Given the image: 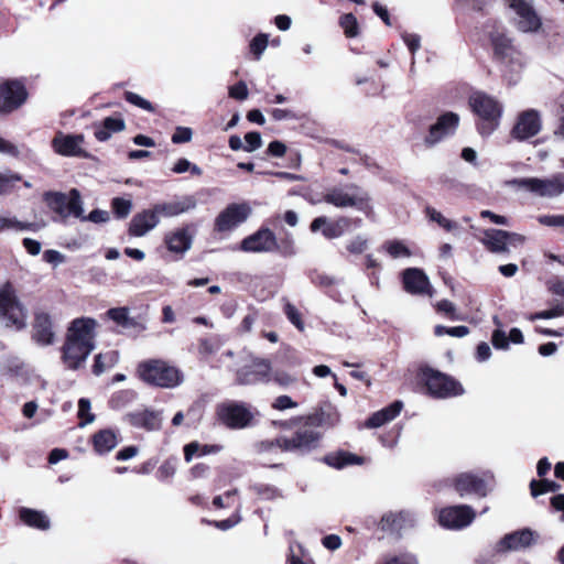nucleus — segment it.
Instances as JSON below:
<instances>
[{
  "label": "nucleus",
  "instance_id": "obj_42",
  "mask_svg": "<svg viewBox=\"0 0 564 564\" xmlns=\"http://www.w3.org/2000/svg\"><path fill=\"white\" fill-rule=\"evenodd\" d=\"M376 564H419L415 554L402 552L399 554H384Z\"/></svg>",
  "mask_w": 564,
  "mask_h": 564
},
{
  "label": "nucleus",
  "instance_id": "obj_56",
  "mask_svg": "<svg viewBox=\"0 0 564 564\" xmlns=\"http://www.w3.org/2000/svg\"><path fill=\"white\" fill-rule=\"evenodd\" d=\"M248 87L243 80H239L235 85L229 87L228 95L230 98L236 100H245L248 98Z\"/></svg>",
  "mask_w": 564,
  "mask_h": 564
},
{
  "label": "nucleus",
  "instance_id": "obj_9",
  "mask_svg": "<svg viewBox=\"0 0 564 564\" xmlns=\"http://www.w3.org/2000/svg\"><path fill=\"white\" fill-rule=\"evenodd\" d=\"M216 417L229 430H243L254 424L251 406L245 402L226 401L216 406Z\"/></svg>",
  "mask_w": 564,
  "mask_h": 564
},
{
  "label": "nucleus",
  "instance_id": "obj_17",
  "mask_svg": "<svg viewBox=\"0 0 564 564\" xmlns=\"http://www.w3.org/2000/svg\"><path fill=\"white\" fill-rule=\"evenodd\" d=\"M480 241L491 253H508L510 245H522L525 237L517 232L490 228L484 230V238Z\"/></svg>",
  "mask_w": 564,
  "mask_h": 564
},
{
  "label": "nucleus",
  "instance_id": "obj_38",
  "mask_svg": "<svg viewBox=\"0 0 564 564\" xmlns=\"http://www.w3.org/2000/svg\"><path fill=\"white\" fill-rule=\"evenodd\" d=\"M223 447L220 445H208L200 444L196 441L186 444L183 448L184 458L186 462H191L193 457H200L209 454H216L220 452Z\"/></svg>",
  "mask_w": 564,
  "mask_h": 564
},
{
  "label": "nucleus",
  "instance_id": "obj_36",
  "mask_svg": "<svg viewBox=\"0 0 564 564\" xmlns=\"http://www.w3.org/2000/svg\"><path fill=\"white\" fill-rule=\"evenodd\" d=\"M117 443V435L110 429L100 430L91 436L94 451L98 454L109 453L116 447Z\"/></svg>",
  "mask_w": 564,
  "mask_h": 564
},
{
  "label": "nucleus",
  "instance_id": "obj_1",
  "mask_svg": "<svg viewBox=\"0 0 564 564\" xmlns=\"http://www.w3.org/2000/svg\"><path fill=\"white\" fill-rule=\"evenodd\" d=\"M468 106L476 117V129L481 137H488L498 129L503 106L496 97L477 90L468 97Z\"/></svg>",
  "mask_w": 564,
  "mask_h": 564
},
{
  "label": "nucleus",
  "instance_id": "obj_64",
  "mask_svg": "<svg viewBox=\"0 0 564 564\" xmlns=\"http://www.w3.org/2000/svg\"><path fill=\"white\" fill-rule=\"evenodd\" d=\"M175 473V465L171 460L164 462L158 469L156 475L160 480H169Z\"/></svg>",
  "mask_w": 564,
  "mask_h": 564
},
{
  "label": "nucleus",
  "instance_id": "obj_4",
  "mask_svg": "<svg viewBox=\"0 0 564 564\" xmlns=\"http://www.w3.org/2000/svg\"><path fill=\"white\" fill-rule=\"evenodd\" d=\"M322 200L337 208H356L367 217L373 214L370 195L356 184H348L345 187L333 186L323 194Z\"/></svg>",
  "mask_w": 564,
  "mask_h": 564
},
{
  "label": "nucleus",
  "instance_id": "obj_29",
  "mask_svg": "<svg viewBox=\"0 0 564 564\" xmlns=\"http://www.w3.org/2000/svg\"><path fill=\"white\" fill-rule=\"evenodd\" d=\"M402 284L410 294H425L431 288L427 275L417 268H408L402 272Z\"/></svg>",
  "mask_w": 564,
  "mask_h": 564
},
{
  "label": "nucleus",
  "instance_id": "obj_10",
  "mask_svg": "<svg viewBox=\"0 0 564 564\" xmlns=\"http://www.w3.org/2000/svg\"><path fill=\"white\" fill-rule=\"evenodd\" d=\"M29 98L26 79L7 78L0 82V117L9 116L19 110Z\"/></svg>",
  "mask_w": 564,
  "mask_h": 564
},
{
  "label": "nucleus",
  "instance_id": "obj_6",
  "mask_svg": "<svg viewBox=\"0 0 564 564\" xmlns=\"http://www.w3.org/2000/svg\"><path fill=\"white\" fill-rule=\"evenodd\" d=\"M26 308L19 300L13 283L6 281L0 288V319L7 328L20 332L26 327Z\"/></svg>",
  "mask_w": 564,
  "mask_h": 564
},
{
  "label": "nucleus",
  "instance_id": "obj_2",
  "mask_svg": "<svg viewBox=\"0 0 564 564\" xmlns=\"http://www.w3.org/2000/svg\"><path fill=\"white\" fill-rule=\"evenodd\" d=\"M319 437L318 434L311 431L295 430L291 435H280L274 440L261 441L259 443V451L271 452L276 447L281 452L304 457L316 451Z\"/></svg>",
  "mask_w": 564,
  "mask_h": 564
},
{
  "label": "nucleus",
  "instance_id": "obj_62",
  "mask_svg": "<svg viewBox=\"0 0 564 564\" xmlns=\"http://www.w3.org/2000/svg\"><path fill=\"white\" fill-rule=\"evenodd\" d=\"M346 249L349 253L361 254L367 249V240L358 236L347 243Z\"/></svg>",
  "mask_w": 564,
  "mask_h": 564
},
{
  "label": "nucleus",
  "instance_id": "obj_39",
  "mask_svg": "<svg viewBox=\"0 0 564 564\" xmlns=\"http://www.w3.org/2000/svg\"><path fill=\"white\" fill-rule=\"evenodd\" d=\"M272 251H276L284 258H290L296 254L295 241L290 232H285L283 237L278 239L275 237V242L272 245Z\"/></svg>",
  "mask_w": 564,
  "mask_h": 564
},
{
  "label": "nucleus",
  "instance_id": "obj_33",
  "mask_svg": "<svg viewBox=\"0 0 564 564\" xmlns=\"http://www.w3.org/2000/svg\"><path fill=\"white\" fill-rule=\"evenodd\" d=\"M126 420L131 426L147 431L159 430L162 423L160 414L150 410L130 412L126 415Z\"/></svg>",
  "mask_w": 564,
  "mask_h": 564
},
{
  "label": "nucleus",
  "instance_id": "obj_24",
  "mask_svg": "<svg viewBox=\"0 0 564 564\" xmlns=\"http://www.w3.org/2000/svg\"><path fill=\"white\" fill-rule=\"evenodd\" d=\"M541 130V118L536 110L529 109L521 112L511 130L513 139L519 141L528 140L536 135Z\"/></svg>",
  "mask_w": 564,
  "mask_h": 564
},
{
  "label": "nucleus",
  "instance_id": "obj_49",
  "mask_svg": "<svg viewBox=\"0 0 564 564\" xmlns=\"http://www.w3.org/2000/svg\"><path fill=\"white\" fill-rule=\"evenodd\" d=\"M271 381L281 388H288L297 381V378L285 370H271Z\"/></svg>",
  "mask_w": 564,
  "mask_h": 564
},
{
  "label": "nucleus",
  "instance_id": "obj_8",
  "mask_svg": "<svg viewBox=\"0 0 564 564\" xmlns=\"http://www.w3.org/2000/svg\"><path fill=\"white\" fill-rule=\"evenodd\" d=\"M43 200L50 210L55 213L63 223H65L69 216L83 218V200L77 188H72L68 194L53 191L45 192Z\"/></svg>",
  "mask_w": 564,
  "mask_h": 564
},
{
  "label": "nucleus",
  "instance_id": "obj_13",
  "mask_svg": "<svg viewBox=\"0 0 564 564\" xmlns=\"http://www.w3.org/2000/svg\"><path fill=\"white\" fill-rule=\"evenodd\" d=\"M512 185L529 191L540 197H555L564 193V174L558 173L551 178L523 177L513 178Z\"/></svg>",
  "mask_w": 564,
  "mask_h": 564
},
{
  "label": "nucleus",
  "instance_id": "obj_11",
  "mask_svg": "<svg viewBox=\"0 0 564 564\" xmlns=\"http://www.w3.org/2000/svg\"><path fill=\"white\" fill-rule=\"evenodd\" d=\"M492 47V59L499 65L517 70L522 67V54L506 33L491 32L489 35Z\"/></svg>",
  "mask_w": 564,
  "mask_h": 564
},
{
  "label": "nucleus",
  "instance_id": "obj_53",
  "mask_svg": "<svg viewBox=\"0 0 564 564\" xmlns=\"http://www.w3.org/2000/svg\"><path fill=\"white\" fill-rule=\"evenodd\" d=\"M425 213L430 220L437 223L442 228H444L447 231H451L455 227V223L445 218L440 212H437L433 207H426Z\"/></svg>",
  "mask_w": 564,
  "mask_h": 564
},
{
  "label": "nucleus",
  "instance_id": "obj_5",
  "mask_svg": "<svg viewBox=\"0 0 564 564\" xmlns=\"http://www.w3.org/2000/svg\"><path fill=\"white\" fill-rule=\"evenodd\" d=\"M339 422V413L337 409L330 403H324L307 415L295 416L290 421H284L280 423V426L283 429L297 426L296 430H306L311 431L315 434H318L321 437L318 438V443L316 446V451L321 448L322 441L324 438V433L316 430V427H333Z\"/></svg>",
  "mask_w": 564,
  "mask_h": 564
},
{
  "label": "nucleus",
  "instance_id": "obj_51",
  "mask_svg": "<svg viewBox=\"0 0 564 564\" xmlns=\"http://www.w3.org/2000/svg\"><path fill=\"white\" fill-rule=\"evenodd\" d=\"M386 249H387V252L392 257V258H400V257H411L412 252L411 250L401 241L399 240H392V241H388L386 243Z\"/></svg>",
  "mask_w": 564,
  "mask_h": 564
},
{
  "label": "nucleus",
  "instance_id": "obj_30",
  "mask_svg": "<svg viewBox=\"0 0 564 564\" xmlns=\"http://www.w3.org/2000/svg\"><path fill=\"white\" fill-rule=\"evenodd\" d=\"M533 534V531L530 529H522L508 533L497 543L496 551L503 553L530 546L534 540Z\"/></svg>",
  "mask_w": 564,
  "mask_h": 564
},
{
  "label": "nucleus",
  "instance_id": "obj_41",
  "mask_svg": "<svg viewBox=\"0 0 564 564\" xmlns=\"http://www.w3.org/2000/svg\"><path fill=\"white\" fill-rule=\"evenodd\" d=\"M529 487H530L531 496L534 498H536L541 495H544L546 492H556L561 489L560 484H557L556 481H553V480L545 479V478H542L540 480L532 479L530 481Z\"/></svg>",
  "mask_w": 564,
  "mask_h": 564
},
{
  "label": "nucleus",
  "instance_id": "obj_35",
  "mask_svg": "<svg viewBox=\"0 0 564 564\" xmlns=\"http://www.w3.org/2000/svg\"><path fill=\"white\" fill-rule=\"evenodd\" d=\"M19 519L22 523L37 530H47L50 520L47 516L39 510L22 507L19 509Z\"/></svg>",
  "mask_w": 564,
  "mask_h": 564
},
{
  "label": "nucleus",
  "instance_id": "obj_34",
  "mask_svg": "<svg viewBox=\"0 0 564 564\" xmlns=\"http://www.w3.org/2000/svg\"><path fill=\"white\" fill-rule=\"evenodd\" d=\"M126 123L121 117H106L100 123L94 124V135L100 141H107L112 133L124 130Z\"/></svg>",
  "mask_w": 564,
  "mask_h": 564
},
{
  "label": "nucleus",
  "instance_id": "obj_3",
  "mask_svg": "<svg viewBox=\"0 0 564 564\" xmlns=\"http://www.w3.org/2000/svg\"><path fill=\"white\" fill-rule=\"evenodd\" d=\"M417 379L425 393L433 399H449L465 393L457 379L430 366L420 368Z\"/></svg>",
  "mask_w": 564,
  "mask_h": 564
},
{
  "label": "nucleus",
  "instance_id": "obj_26",
  "mask_svg": "<svg viewBox=\"0 0 564 564\" xmlns=\"http://www.w3.org/2000/svg\"><path fill=\"white\" fill-rule=\"evenodd\" d=\"M274 242L275 234L268 227L262 226L240 241L239 250L243 252H270Z\"/></svg>",
  "mask_w": 564,
  "mask_h": 564
},
{
  "label": "nucleus",
  "instance_id": "obj_22",
  "mask_svg": "<svg viewBox=\"0 0 564 564\" xmlns=\"http://www.w3.org/2000/svg\"><path fill=\"white\" fill-rule=\"evenodd\" d=\"M452 486L460 497L476 495L484 498L488 495L487 481L474 473H460L452 479Z\"/></svg>",
  "mask_w": 564,
  "mask_h": 564
},
{
  "label": "nucleus",
  "instance_id": "obj_45",
  "mask_svg": "<svg viewBox=\"0 0 564 564\" xmlns=\"http://www.w3.org/2000/svg\"><path fill=\"white\" fill-rule=\"evenodd\" d=\"M269 43V36L265 33L257 34L249 44L250 53L253 56V59L259 61L267 48Z\"/></svg>",
  "mask_w": 564,
  "mask_h": 564
},
{
  "label": "nucleus",
  "instance_id": "obj_46",
  "mask_svg": "<svg viewBox=\"0 0 564 564\" xmlns=\"http://www.w3.org/2000/svg\"><path fill=\"white\" fill-rule=\"evenodd\" d=\"M469 333H470L469 327L464 326V325L453 326V327H448V326H444V325H436L434 327L435 336L448 335L452 337L460 338V337L468 335Z\"/></svg>",
  "mask_w": 564,
  "mask_h": 564
},
{
  "label": "nucleus",
  "instance_id": "obj_52",
  "mask_svg": "<svg viewBox=\"0 0 564 564\" xmlns=\"http://www.w3.org/2000/svg\"><path fill=\"white\" fill-rule=\"evenodd\" d=\"M437 313L444 314L451 321H458L462 317L457 314L455 305L449 300H441L435 304Z\"/></svg>",
  "mask_w": 564,
  "mask_h": 564
},
{
  "label": "nucleus",
  "instance_id": "obj_60",
  "mask_svg": "<svg viewBox=\"0 0 564 564\" xmlns=\"http://www.w3.org/2000/svg\"><path fill=\"white\" fill-rule=\"evenodd\" d=\"M90 402L87 399H80L78 402V417L83 420L85 423H90L94 421L95 415L90 412Z\"/></svg>",
  "mask_w": 564,
  "mask_h": 564
},
{
  "label": "nucleus",
  "instance_id": "obj_19",
  "mask_svg": "<svg viewBox=\"0 0 564 564\" xmlns=\"http://www.w3.org/2000/svg\"><path fill=\"white\" fill-rule=\"evenodd\" d=\"M251 213L249 205L231 203L215 219L214 230L226 232L245 223Z\"/></svg>",
  "mask_w": 564,
  "mask_h": 564
},
{
  "label": "nucleus",
  "instance_id": "obj_12",
  "mask_svg": "<svg viewBox=\"0 0 564 564\" xmlns=\"http://www.w3.org/2000/svg\"><path fill=\"white\" fill-rule=\"evenodd\" d=\"M176 215V204H158L153 209L135 214L128 228L130 237H142L159 223V216Z\"/></svg>",
  "mask_w": 564,
  "mask_h": 564
},
{
  "label": "nucleus",
  "instance_id": "obj_61",
  "mask_svg": "<svg viewBox=\"0 0 564 564\" xmlns=\"http://www.w3.org/2000/svg\"><path fill=\"white\" fill-rule=\"evenodd\" d=\"M538 221L547 227H564V215H542Z\"/></svg>",
  "mask_w": 564,
  "mask_h": 564
},
{
  "label": "nucleus",
  "instance_id": "obj_25",
  "mask_svg": "<svg viewBox=\"0 0 564 564\" xmlns=\"http://www.w3.org/2000/svg\"><path fill=\"white\" fill-rule=\"evenodd\" d=\"M509 7L520 18L518 29L522 32H535L541 25V19L529 0H507Z\"/></svg>",
  "mask_w": 564,
  "mask_h": 564
},
{
  "label": "nucleus",
  "instance_id": "obj_59",
  "mask_svg": "<svg viewBox=\"0 0 564 564\" xmlns=\"http://www.w3.org/2000/svg\"><path fill=\"white\" fill-rule=\"evenodd\" d=\"M189 172L192 176H202V169L186 159H178V174Z\"/></svg>",
  "mask_w": 564,
  "mask_h": 564
},
{
  "label": "nucleus",
  "instance_id": "obj_57",
  "mask_svg": "<svg viewBox=\"0 0 564 564\" xmlns=\"http://www.w3.org/2000/svg\"><path fill=\"white\" fill-rule=\"evenodd\" d=\"M33 224L22 223L17 219L6 218L0 216V231L8 228H15L18 230H29L32 229Z\"/></svg>",
  "mask_w": 564,
  "mask_h": 564
},
{
  "label": "nucleus",
  "instance_id": "obj_50",
  "mask_svg": "<svg viewBox=\"0 0 564 564\" xmlns=\"http://www.w3.org/2000/svg\"><path fill=\"white\" fill-rule=\"evenodd\" d=\"M260 312L254 306H248V313L239 324V333H250L253 324L259 319Z\"/></svg>",
  "mask_w": 564,
  "mask_h": 564
},
{
  "label": "nucleus",
  "instance_id": "obj_15",
  "mask_svg": "<svg viewBox=\"0 0 564 564\" xmlns=\"http://www.w3.org/2000/svg\"><path fill=\"white\" fill-rule=\"evenodd\" d=\"M55 317L45 310L35 308L31 323V339L41 347L52 346L56 340Z\"/></svg>",
  "mask_w": 564,
  "mask_h": 564
},
{
  "label": "nucleus",
  "instance_id": "obj_37",
  "mask_svg": "<svg viewBox=\"0 0 564 564\" xmlns=\"http://www.w3.org/2000/svg\"><path fill=\"white\" fill-rule=\"evenodd\" d=\"M119 361V352L117 350H109L99 352L94 358L91 371L95 376H100L107 369L112 368Z\"/></svg>",
  "mask_w": 564,
  "mask_h": 564
},
{
  "label": "nucleus",
  "instance_id": "obj_32",
  "mask_svg": "<svg viewBox=\"0 0 564 564\" xmlns=\"http://www.w3.org/2000/svg\"><path fill=\"white\" fill-rule=\"evenodd\" d=\"M322 460L329 467L343 469L347 466L364 465L367 458L344 449H338L326 454Z\"/></svg>",
  "mask_w": 564,
  "mask_h": 564
},
{
  "label": "nucleus",
  "instance_id": "obj_27",
  "mask_svg": "<svg viewBox=\"0 0 564 564\" xmlns=\"http://www.w3.org/2000/svg\"><path fill=\"white\" fill-rule=\"evenodd\" d=\"M84 143L83 134H62L58 133L52 140L54 151L64 156H83L87 153L82 149Z\"/></svg>",
  "mask_w": 564,
  "mask_h": 564
},
{
  "label": "nucleus",
  "instance_id": "obj_63",
  "mask_svg": "<svg viewBox=\"0 0 564 564\" xmlns=\"http://www.w3.org/2000/svg\"><path fill=\"white\" fill-rule=\"evenodd\" d=\"M297 403L293 401L289 395H279L274 399L272 408L278 411L296 408Z\"/></svg>",
  "mask_w": 564,
  "mask_h": 564
},
{
  "label": "nucleus",
  "instance_id": "obj_40",
  "mask_svg": "<svg viewBox=\"0 0 564 564\" xmlns=\"http://www.w3.org/2000/svg\"><path fill=\"white\" fill-rule=\"evenodd\" d=\"M137 398V392L132 389H123L112 393L108 405L112 410H121L130 404Z\"/></svg>",
  "mask_w": 564,
  "mask_h": 564
},
{
  "label": "nucleus",
  "instance_id": "obj_23",
  "mask_svg": "<svg viewBox=\"0 0 564 564\" xmlns=\"http://www.w3.org/2000/svg\"><path fill=\"white\" fill-rule=\"evenodd\" d=\"M94 349V346L64 339L61 347V360L66 369L75 371L84 366Z\"/></svg>",
  "mask_w": 564,
  "mask_h": 564
},
{
  "label": "nucleus",
  "instance_id": "obj_44",
  "mask_svg": "<svg viewBox=\"0 0 564 564\" xmlns=\"http://www.w3.org/2000/svg\"><path fill=\"white\" fill-rule=\"evenodd\" d=\"M339 25L344 30V34L348 39L359 35V24L357 18L352 13H345L339 18Z\"/></svg>",
  "mask_w": 564,
  "mask_h": 564
},
{
  "label": "nucleus",
  "instance_id": "obj_20",
  "mask_svg": "<svg viewBox=\"0 0 564 564\" xmlns=\"http://www.w3.org/2000/svg\"><path fill=\"white\" fill-rule=\"evenodd\" d=\"M459 124V116L453 111L441 115L433 123L424 138L426 147H433L442 141L446 135L453 134Z\"/></svg>",
  "mask_w": 564,
  "mask_h": 564
},
{
  "label": "nucleus",
  "instance_id": "obj_55",
  "mask_svg": "<svg viewBox=\"0 0 564 564\" xmlns=\"http://www.w3.org/2000/svg\"><path fill=\"white\" fill-rule=\"evenodd\" d=\"M245 141L243 151L246 152H253L262 145L261 134L257 131L246 133Z\"/></svg>",
  "mask_w": 564,
  "mask_h": 564
},
{
  "label": "nucleus",
  "instance_id": "obj_28",
  "mask_svg": "<svg viewBox=\"0 0 564 564\" xmlns=\"http://www.w3.org/2000/svg\"><path fill=\"white\" fill-rule=\"evenodd\" d=\"M307 278L311 283L323 291L326 295L335 301L340 297V292L337 286L341 283V279L330 275L319 269H311L307 272Z\"/></svg>",
  "mask_w": 564,
  "mask_h": 564
},
{
  "label": "nucleus",
  "instance_id": "obj_18",
  "mask_svg": "<svg viewBox=\"0 0 564 564\" xmlns=\"http://www.w3.org/2000/svg\"><path fill=\"white\" fill-rule=\"evenodd\" d=\"M476 518L475 510L468 505L444 507L438 512V523L446 529L459 530L468 527Z\"/></svg>",
  "mask_w": 564,
  "mask_h": 564
},
{
  "label": "nucleus",
  "instance_id": "obj_14",
  "mask_svg": "<svg viewBox=\"0 0 564 564\" xmlns=\"http://www.w3.org/2000/svg\"><path fill=\"white\" fill-rule=\"evenodd\" d=\"M361 223L359 217L339 216L336 219H329L326 216H318L311 221L310 230L312 232L322 231L326 239L332 240L341 237L351 228L360 227Z\"/></svg>",
  "mask_w": 564,
  "mask_h": 564
},
{
  "label": "nucleus",
  "instance_id": "obj_7",
  "mask_svg": "<svg viewBox=\"0 0 564 564\" xmlns=\"http://www.w3.org/2000/svg\"><path fill=\"white\" fill-rule=\"evenodd\" d=\"M135 376L148 386L170 388L176 383V368L162 359H147L137 365Z\"/></svg>",
  "mask_w": 564,
  "mask_h": 564
},
{
  "label": "nucleus",
  "instance_id": "obj_43",
  "mask_svg": "<svg viewBox=\"0 0 564 564\" xmlns=\"http://www.w3.org/2000/svg\"><path fill=\"white\" fill-rule=\"evenodd\" d=\"M283 313L285 314V316L289 319V322L292 325H294V327L297 330H300V332L304 330L305 323H304V319H303V315H302L300 310L294 304H292L291 302L286 301L284 303V305H283Z\"/></svg>",
  "mask_w": 564,
  "mask_h": 564
},
{
  "label": "nucleus",
  "instance_id": "obj_47",
  "mask_svg": "<svg viewBox=\"0 0 564 564\" xmlns=\"http://www.w3.org/2000/svg\"><path fill=\"white\" fill-rule=\"evenodd\" d=\"M123 98L127 102H129L138 108H141L145 111H149V112L155 111L154 106L149 100L144 99L143 97H141L140 95H138L133 91L126 90L123 93Z\"/></svg>",
  "mask_w": 564,
  "mask_h": 564
},
{
  "label": "nucleus",
  "instance_id": "obj_54",
  "mask_svg": "<svg viewBox=\"0 0 564 564\" xmlns=\"http://www.w3.org/2000/svg\"><path fill=\"white\" fill-rule=\"evenodd\" d=\"M107 316L113 321L117 325L123 326L128 321L129 308L126 306L122 307H112L107 311Z\"/></svg>",
  "mask_w": 564,
  "mask_h": 564
},
{
  "label": "nucleus",
  "instance_id": "obj_48",
  "mask_svg": "<svg viewBox=\"0 0 564 564\" xmlns=\"http://www.w3.org/2000/svg\"><path fill=\"white\" fill-rule=\"evenodd\" d=\"M111 208L117 218H126L132 208V203L122 197H115L111 200Z\"/></svg>",
  "mask_w": 564,
  "mask_h": 564
},
{
  "label": "nucleus",
  "instance_id": "obj_16",
  "mask_svg": "<svg viewBox=\"0 0 564 564\" xmlns=\"http://www.w3.org/2000/svg\"><path fill=\"white\" fill-rule=\"evenodd\" d=\"M98 322L93 317H76L69 322L65 339L87 346L96 347Z\"/></svg>",
  "mask_w": 564,
  "mask_h": 564
},
{
  "label": "nucleus",
  "instance_id": "obj_58",
  "mask_svg": "<svg viewBox=\"0 0 564 564\" xmlns=\"http://www.w3.org/2000/svg\"><path fill=\"white\" fill-rule=\"evenodd\" d=\"M491 344L496 349L506 350L509 348L507 334L501 329H495L491 335Z\"/></svg>",
  "mask_w": 564,
  "mask_h": 564
},
{
  "label": "nucleus",
  "instance_id": "obj_21",
  "mask_svg": "<svg viewBox=\"0 0 564 564\" xmlns=\"http://www.w3.org/2000/svg\"><path fill=\"white\" fill-rule=\"evenodd\" d=\"M236 381L245 386L269 383L271 381V362L268 359H258L252 365L242 367L237 371Z\"/></svg>",
  "mask_w": 564,
  "mask_h": 564
},
{
  "label": "nucleus",
  "instance_id": "obj_31",
  "mask_svg": "<svg viewBox=\"0 0 564 564\" xmlns=\"http://www.w3.org/2000/svg\"><path fill=\"white\" fill-rule=\"evenodd\" d=\"M414 524L410 512L400 511L397 513L389 512L384 514L379 523V528L390 534L400 535L401 531L412 528Z\"/></svg>",
  "mask_w": 564,
  "mask_h": 564
}]
</instances>
